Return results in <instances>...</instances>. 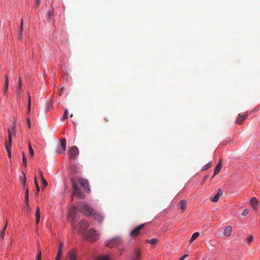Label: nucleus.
Returning a JSON list of instances; mask_svg holds the SVG:
<instances>
[{
  "mask_svg": "<svg viewBox=\"0 0 260 260\" xmlns=\"http://www.w3.org/2000/svg\"><path fill=\"white\" fill-rule=\"evenodd\" d=\"M23 175H24V177H23V179L22 180V182H23V187L25 188V182H26V176H25V175L24 173H23Z\"/></svg>",
  "mask_w": 260,
  "mask_h": 260,
  "instance_id": "nucleus-39",
  "label": "nucleus"
},
{
  "mask_svg": "<svg viewBox=\"0 0 260 260\" xmlns=\"http://www.w3.org/2000/svg\"><path fill=\"white\" fill-rule=\"evenodd\" d=\"M60 146L57 148L56 152L58 154L63 153L66 149V139L63 138L60 141Z\"/></svg>",
  "mask_w": 260,
  "mask_h": 260,
  "instance_id": "nucleus-7",
  "label": "nucleus"
},
{
  "mask_svg": "<svg viewBox=\"0 0 260 260\" xmlns=\"http://www.w3.org/2000/svg\"><path fill=\"white\" fill-rule=\"evenodd\" d=\"M89 241H94L99 239V234L92 229L83 235Z\"/></svg>",
  "mask_w": 260,
  "mask_h": 260,
  "instance_id": "nucleus-3",
  "label": "nucleus"
},
{
  "mask_svg": "<svg viewBox=\"0 0 260 260\" xmlns=\"http://www.w3.org/2000/svg\"><path fill=\"white\" fill-rule=\"evenodd\" d=\"M8 141L5 142V147L6 149H10L11 148L12 142V133L10 128L8 129Z\"/></svg>",
  "mask_w": 260,
  "mask_h": 260,
  "instance_id": "nucleus-11",
  "label": "nucleus"
},
{
  "mask_svg": "<svg viewBox=\"0 0 260 260\" xmlns=\"http://www.w3.org/2000/svg\"><path fill=\"white\" fill-rule=\"evenodd\" d=\"M72 186L74 189V195L77 196L78 198H84V194L82 191L79 188L77 183L74 180H72Z\"/></svg>",
  "mask_w": 260,
  "mask_h": 260,
  "instance_id": "nucleus-4",
  "label": "nucleus"
},
{
  "mask_svg": "<svg viewBox=\"0 0 260 260\" xmlns=\"http://www.w3.org/2000/svg\"><path fill=\"white\" fill-rule=\"evenodd\" d=\"M250 203L253 209L256 211H258V208L259 207V203L257 199L255 197H253L250 201Z\"/></svg>",
  "mask_w": 260,
  "mask_h": 260,
  "instance_id": "nucleus-13",
  "label": "nucleus"
},
{
  "mask_svg": "<svg viewBox=\"0 0 260 260\" xmlns=\"http://www.w3.org/2000/svg\"><path fill=\"white\" fill-rule=\"evenodd\" d=\"M158 240L157 239H152L150 240H146L145 242L146 243H150L152 245H155L158 242Z\"/></svg>",
  "mask_w": 260,
  "mask_h": 260,
  "instance_id": "nucleus-25",
  "label": "nucleus"
},
{
  "mask_svg": "<svg viewBox=\"0 0 260 260\" xmlns=\"http://www.w3.org/2000/svg\"><path fill=\"white\" fill-rule=\"evenodd\" d=\"M39 175H40V178H41V179L42 181V183L44 185V187H46L48 185V183H47V181L44 179V177H43V173L41 171V170H39Z\"/></svg>",
  "mask_w": 260,
  "mask_h": 260,
  "instance_id": "nucleus-20",
  "label": "nucleus"
},
{
  "mask_svg": "<svg viewBox=\"0 0 260 260\" xmlns=\"http://www.w3.org/2000/svg\"><path fill=\"white\" fill-rule=\"evenodd\" d=\"M25 203V205L23 209L26 212L29 213L30 212V211H31V208L29 206V203Z\"/></svg>",
  "mask_w": 260,
  "mask_h": 260,
  "instance_id": "nucleus-24",
  "label": "nucleus"
},
{
  "mask_svg": "<svg viewBox=\"0 0 260 260\" xmlns=\"http://www.w3.org/2000/svg\"><path fill=\"white\" fill-rule=\"evenodd\" d=\"M249 212V210L248 209H246L242 212V215H243V216H245L248 214Z\"/></svg>",
  "mask_w": 260,
  "mask_h": 260,
  "instance_id": "nucleus-35",
  "label": "nucleus"
},
{
  "mask_svg": "<svg viewBox=\"0 0 260 260\" xmlns=\"http://www.w3.org/2000/svg\"><path fill=\"white\" fill-rule=\"evenodd\" d=\"M15 128H16L15 125V124H13V125L12 126V130L15 131Z\"/></svg>",
  "mask_w": 260,
  "mask_h": 260,
  "instance_id": "nucleus-52",
  "label": "nucleus"
},
{
  "mask_svg": "<svg viewBox=\"0 0 260 260\" xmlns=\"http://www.w3.org/2000/svg\"><path fill=\"white\" fill-rule=\"evenodd\" d=\"M199 233L196 232L194 233L191 236V239H190V242L192 243L199 236Z\"/></svg>",
  "mask_w": 260,
  "mask_h": 260,
  "instance_id": "nucleus-23",
  "label": "nucleus"
},
{
  "mask_svg": "<svg viewBox=\"0 0 260 260\" xmlns=\"http://www.w3.org/2000/svg\"><path fill=\"white\" fill-rule=\"evenodd\" d=\"M145 225V224H142L136 227L130 233V236L133 237H136L138 236L140 233V230H141Z\"/></svg>",
  "mask_w": 260,
  "mask_h": 260,
  "instance_id": "nucleus-9",
  "label": "nucleus"
},
{
  "mask_svg": "<svg viewBox=\"0 0 260 260\" xmlns=\"http://www.w3.org/2000/svg\"><path fill=\"white\" fill-rule=\"evenodd\" d=\"M78 154L79 150L78 148L75 146H72L70 148L69 152V156L70 159H75Z\"/></svg>",
  "mask_w": 260,
  "mask_h": 260,
  "instance_id": "nucleus-8",
  "label": "nucleus"
},
{
  "mask_svg": "<svg viewBox=\"0 0 260 260\" xmlns=\"http://www.w3.org/2000/svg\"><path fill=\"white\" fill-rule=\"evenodd\" d=\"M121 238L119 237H116L107 241L105 243V244L106 246L112 248L113 247L117 246L121 243Z\"/></svg>",
  "mask_w": 260,
  "mask_h": 260,
  "instance_id": "nucleus-2",
  "label": "nucleus"
},
{
  "mask_svg": "<svg viewBox=\"0 0 260 260\" xmlns=\"http://www.w3.org/2000/svg\"><path fill=\"white\" fill-rule=\"evenodd\" d=\"M247 115L239 114V117L236 120V123L239 125L242 124L245 119L247 118Z\"/></svg>",
  "mask_w": 260,
  "mask_h": 260,
  "instance_id": "nucleus-16",
  "label": "nucleus"
},
{
  "mask_svg": "<svg viewBox=\"0 0 260 260\" xmlns=\"http://www.w3.org/2000/svg\"><path fill=\"white\" fill-rule=\"evenodd\" d=\"M34 182H35V186H36V187L37 188V193L36 194V195H38V193L40 191V187H39V184H38V183L37 181V178L36 176L35 177V178H34Z\"/></svg>",
  "mask_w": 260,
  "mask_h": 260,
  "instance_id": "nucleus-27",
  "label": "nucleus"
},
{
  "mask_svg": "<svg viewBox=\"0 0 260 260\" xmlns=\"http://www.w3.org/2000/svg\"><path fill=\"white\" fill-rule=\"evenodd\" d=\"M78 181L80 184L82 186V187L87 191L89 192L90 191V189L89 187L88 182L86 179L84 178H78Z\"/></svg>",
  "mask_w": 260,
  "mask_h": 260,
  "instance_id": "nucleus-10",
  "label": "nucleus"
},
{
  "mask_svg": "<svg viewBox=\"0 0 260 260\" xmlns=\"http://www.w3.org/2000/svg\"><path fill=\"white\" fill-rule=\"evenodd\" d=\"M63 247V243L62 242H59V245H58V250L57 252H60L62 253V248Z\"/></svg>",
  "mask_w": 260,
  "mask_h": 260,
  "instance_id": "nucleus-28",
  "label": "nucleus"
},
{
  "mask_svg": "<svg viewBox=\"0 0 260 260\" xmlns=\"http://www.w3.org/2000/svg\"><path fill=\"white\" fill-rule=\"evenodd\" d=\"M8 87H9V86L7 85V86L6 85H5V91H4V93L5 94L7 93L8 90Z\"/></svg>",
  "mask_w": 260,
  "mask_h": 260,
  "instance_id": "nucleus-47",
  "label": "nucleus"
},
{
  "mask_svg": "<svg viewBox=\"0 0 260 260\" xmlns=\"http://www.w3.org/2000/svg\"><path fill=\"white\" fill-rule=\"evenodd\" d=\"M23 30V19L21 21V24H20V36H22V31Z\"/></svg>",
  "mask_w": 260,
  "mask_h": 260,
  "instance_id": "nucleus-40",
  "label": "nucleus"
},
{
  "mask_svg": "<svg viewBox=\"0 0 260 260\" xmlns=\"http://www.w3.org/2000/svg\"><path fill=\"white\" fill-rule=\"evenodd\" d=\"M253 240V237L252 236H250L246 238V242L248 244H249L251 242H252Z\"/></svg>",
  "mask_w": 260,
  "mask_h": 260,
  "instance_id": "nucleus-33",
  "label": "nucleus"
},
{
  "mask_svg": "<svg viewBox=\"0 0 260 260\" xmlns=\"http://www.w3.org/2000/svg\"><path fill=\"white\" fill-rule=\"evenodd\" d=\"M96 260H109V257L108 255H105L99 257Z\"/></svg>",
  "mask_w": 260,
  "mask_h": 260,
  "instance_id": "nucleus-29",
  "label": "nucleus"
},
{
  "mask_svg": "<svg viewBox=\"0 0 260 260\" xmlns=\"http://www.w3.org/2000/svg\"><path fill=\"white\" fill-rule=\"evenodd\" d=\"M64 88L63 87L61 88L60 90L59 91V95H62V92H63V91L64 90Z\"/></svg>",
  "mask_w": 260,
  "mask_h": 260,
  "instance_id": "nucleus-49",
  "label": "nucleus"
},
{
  "mask_svg": "<svg viewBox=\"0 0 260 260\" xmlns=\"http://www.w3.org/2000/svg\"><path fill=\"white\" fill-rule=\"evenodd\" d=\"M222 193H223V192L221 190V189L220 188H219L218 190H217V192L216 193V194L215 195V196L213 198H212L210 200L213 202H217L219 199V197L222 195Z\"/></svg>",
  "mask_w": 260,
  "mask_h": 260,
  "instance_id": "nucleus-14",
  "label": "nucleus"
},
{
  "mask_svg": "<svg viewBox=\"0 0 260 260\" xmlns=\"http://www.w3.org/2000/svg\"><path fill=\"white\" fill-rule=\"evenodd\" d=\"M62 253L60 252H57L55 260H60L61 257Z\"/></svg>",
  "mask_w": 260,
  "mask_h": 260,
  "instance_id": "nucleus-37",
  "label": "nucleus"
},
{
  "mask_svg": "<svg viewBox=\"0 0 260 260\" xmlns=\"http://www.w3.org/2000/svg\"><path fill=\"white\" fill-rule=\"evenodd\" d=\"M131 260H141V250L139 248H137L135 250Z\"/></svg>",
  "mask_w": 260,
  "mask_h": 260,
  "instance_id": "nucleus-12",
  "label": "nucleus"
},
{
  "mask_svg": "<svg viewBox=\"0 0 260 260\" xmlns=\"http://www.w3.org/2000/svg\"><path fill=\"white\" fill-rule=\"evenodd\" d=\"M212 165V161H210L207 164H206V165H205L202 168V171H206L208 169H209Z\"/></svg>",
  "mask_w": 260,
  "mask_h": 260,
  "instance_id": "nucleus-26",
  "label": "nucleus"
},
{
  "mask_svg": "<svg viewBox=\"0 0 260 260\" xmlns=\"http://www.w3.org/2000/svg\"><path fill=\"white\" fill-rule=\"evenodd\" d=\"M27 123L28 128H30L31 127V122H30V119L29 117H28L27 118Z\"/></svg>",
  "mask_w": 260,
  "mask_h": 260,
  "instance_id": "nucleus-41",
  "label": "nucleus"
},
{
  "mask_svg": "<svg viewBox=\"0 0 260 260\" xmlns=\"http://www.w3.org/2000/svg\"><path fill=\"white\" fill-rule=\"evenodd\" d=\"M22 161H23L24 166H26V165H27L26 157L25 156L24 152H23V153H22Z\"/></svg>",
  "mask_w": 260,
  "mask_h": 260,
  "instance_id": "nucleus-31",
  "label": "nucleus"
},
{
  "mask_svg": "<svg viewBox=\"0 0 260 260\" xmlns=\"http://www.w3.org/2000/svg\"><path fill=\"white\" fill-rule=\"evenodd\" d=\"M41 213L40 211V208L39 207L37 208L36 212V224H38L40 221Z\"/></svg>",
  "mask_w": 260,
  "mask_h": 260,
  "instance_id": "nucleus-21",
  "label": "nucleus"
},
{
  "mask_svg": "<svg viewBox=\"0 0 260 260\" xmlns=\"http://www.w3.org/2000/svg\"><path fill=\"white\" fill-rule=\"evenodd\" d=\"M77 211L83 213L86 215L93 216L95 219L100 222H102L103 219V216L99 212L94 210L89 204L85 203H81L77 207H73L70 211L69 218L74 222L77 220L76 219Z\"/></svg>",
  "mask_w": 260,
  "mask_h": 260,
  "instance_id": "nucleus-1",
  "label": "nucleus"
},
{
  "mask_svg": "<svg viewBox=\"0 0 260 260\" xmlns=\"http://www.w3.org/2000/svg\"><path fill=\"white\" fill-rule=\"evenodd\" d=\"M25 203H29L28 201V189H26L25 195Z\"/></svg>",
  "mask_w": 260,
  "mask_h": 260,
  "instance_id": "nucleus-32",
  "label": "nucleus"
},
{
  "mask_svg": "<svg viewBox=\"0 0 260 260\" xmlns=\"http://www.w3.org/2000/svg\"><path fill=\"white\" fill-rule=\"evenodd\" d=\"M53 16V12L52 11H49L48 13V18L50 19Z\"/></svg>",
  "mask_w": 260,
  "mask_h": 260,
  "instance_id": "nucleus-36",
  "label": "nucleus"
},
{
  "mask_svg": "<svg viewBox=\"0 0 260 260\" xmlns=\"http://www.w3.org/2000/svg\"><path fill=\"white\" fill-rule=\"evenodd\" d=\"M73 116V114H71V116H70L71 117H72Z\"/></svg>",
  "mask_w": 260,
  "mask_h": 260,
  "instance_id": "nucleus-55",
  "label": "nucleus"
},
{
  "mask_svg": "<svg viewBox=\"0 0 260 260\" xmlns=\"http://www.w3.org/2000/svg\"><path fill=\"white\" fill-rule=\"evenodd\" d=\"M188 256L187 254L184 255L181 258L179 259V260H184L185 258Z\"/></svg>",
  "mask_w": 260,
  "mask_h": 260,
  "instance_id": "nucleus-48",
  "label": "nucleus"
},
{
  "mask_svg": "<svg viewBox=\"0 0 260 260\" xmlns=\"http://www.w3.org/2000/svg\"><path fill=\"white\" fill-rule=\"evenodd\" d=\"M233 229L231 225L227 226L223 232V235L225 237H230L232 233Z\"/></svg>",
  "mask_w": 260,
  "mask_h": 260,
  "instance_id": "nucleus-15",
  "label": "nucleus"
},
{
  "mask_svg": "<svg viewBox=\"0 0 260 260\" xmlns=\"http://www.w3.org/2000/svg\"><path fill=\"white\" fill-rule=\"evenodd\" d=\"M52 107H53V104H52V102L49 103L48 104V110H49L50 109L52 108Z\"/></svg>",
  "mask_w": 260,
  "mask_h": 260,
  "instance_id": "nucleus-46",
  "label": "nucleus"
},
{
  "mask_svg": "<svg viewBox=\"0 0 260 260\" xmlns=\"http://www.w3.org/2000/svg\"><path fill=\"white\" fill-rule=\"evenodd\" d=\"M180 208L184 211L187 207V202L185 200H181L178 204Z\"/></svg>",
  "mask_w": 260,
  "mask_h": 260,
  "instance_id": "nucleus-19",
  "label": "nucleus"
},
{
  "mask_svg": "<svg viewBox=\"0 0 260 260\" xmlns=\"http://www.w3.org/2000/svg\"><path fill=\"white\" fill-rule=\"evenodd\" d=\"M77 250L72 249L68 252L66 260H77Z\"/></svg>",
  "mask_w": 260,
  "mask_h": 260,
  "instance_id": "nucleus-6",
  "label": "nucleus"
},
{
  "mask_svg": "<svg viewBox=\"0 0 260 260\" xmlns=\"http://www.w3.org/2000/svg\"><path fill=\"white\" fill-rule=\"evenodd\" d=\"M28 104H31V98L28 97Z\"/></svg>",
  "mask_w": 260,
  "mask_h": 260,
  "instance_id": "nucleus-51",
  "label": "nucleus"
},
{
  "mask_svg": "<svg viewBox=\"0 0 260 260\" xmlns=\"http://www.w3.org/2000/svg\"><path fill=\"white\" fill-rule=\"evenodd\" d=\"M89 225V223L85 220H82L80 221L79 223V232L84 235L86 233V230L88 228Z\"/></svg>",
  "mask_w": 260,
  "mask_h": 260,
  "instance_id": "nucleus-5",
  "label": "nucleus"
},
{
  "mask_svg": "<svg viewBox=\"0 0 260 260\" xmlns=\"http://www.w3.org/2000/svg\"><path fill=\"white\" fill-rule=\"evenodd\" d=\"M5 85H6L7 86V85L9 86V76L8 75H6L5 76Z\"/></svg>",
  "mask_w": 260,
  "mask_h": 260,
  "instance_id": "nucleus-34",
  "label": "nucleus"
},
{
  "mask_svg": "<svg viewBox=\"0 0 260 260\" xmlns=\"http://www.w3.org/2000/svg\"><path fill=\"white\" fill-rule=\"evenodd\" d=\"M208 175H206L204 177V178H203V181L201 182V185H203V183H204V182L208 179Z\"/></svg>",
  "mask_w": 260,
  "mask_h": 260,
  "instance_id": "nucleus-43",
  "label": "nucleus"
},
{
  "mask_svg": "<svg viewBox=\"0 0 260 260\" xmlns=\"http://www.w3.org/2000/svg\"><path fill=\"white\" fill-rule=\"evenodd\" d=\"M30 148H32V147H31L30 143L29 142L28 143V149H29Z\"/></svg>",
  "mask_w": 260,
  "mask_h": 260,
  "instance_id": "nucleus-53",
  "label": "nucleus"
},
{
  "mask_svg": "<svg viewBox=\"0 0 260 260\" xmlns=\"http://www.w3.org/2000/svg\"><path fill=\"white\" fill-rule=\"evenodd\" d=\"M7 224H8V220L6 221V224L4 226V228L3 229V230L1 232V235H0V237L2 238V239H3L5 237V232H6V230L7 228Z\"/></svg>",
  "mask_w": 260,
  "mask_h": 260,
  "instance_id": "nucleus-22",
  "label": "nucleus"
},
{
  "mask_svg": "<svg viewBox=\"0 0 260 260\" xmlns=\"http://www.w3.org/2000/svg\"><path fill=\"white\" fill-rule=\"evenodd\" d=\"M22 85V82H21V77H19V84H18V87H17V89H16V92H17L18 98H19V99L20 98V95H21Z\"/></svg>",
  "mask_w": 260,
  "mask_h": 260,
  "instance_id": "nucleus-17",
  "label": "nucleus"
},
{
  "mask_svg": "<svg viewBox=\"0 0 260 260\" xmlns=\"http://www.w3.org/2000/svg\"><path fill=\"white\" fill-rule=\"evenodd\" d=\"M28 97H30V94H29V92H28Z\"/></svg>",
  "mask_w": 260,
  "mask_h": 260,
  "instance_id": "nucleus-54",
  "label": "nucleus"
},
{
  "mask_svg": "<svg viewBox=\"0 0 260 260\" xmlns=\"http://www.w3.org/2000/svg\"><path fill=\"white\" fill-rule=\"evenodd\" d=\"M41 2V0H36L35 2V3L37 5V6H38L40 5V3Z\"/></svg>",
  "mask_w": 260,
  "mask_h": 260,
  "instance_id": "nucleus-50",
  "label": "nucleus"
},
{
  "mask_svg": "<svg viewBox=\"0 0 260 260\" xmlns=\"http://www.w3.org/2000/svg\"><path fill=\"white\" fill-rule=\"evenodd\" d=\"M31 108V104H27V110H28V113H29Z\"/></svg>",
  "mask_w": 260,
  "mask_h": 260,
  "instance_id": "nucleus-44",
  "label": "nucleus"
},
{
  "mask_svg": "<svg viewBox=\"0 0 260 260\" xmlns=\"http://www.w3.org/2000/svg\"><path fill=\"white\" fill-rule=\"evenodd\" d=\"M221 168H222V165H221V162L220 161L218 164L217 166L215 167L214 171V175L212 176V178H213L215 176L217 175L220 172V171H221Z\"/></svg>",
  "mask_w": 260,
  "mask_h": 260,
  "instance_id": "nucleus-18",
  "label": "nucleus"
},
{
  "mask_svg": "<svg viewBox=\"0 0 260 260\" xmlns=\"http://www.w3.org/2000/svg\"><path fill=\"white\" fill-rule=\"evenodd\" d=\"M29 149V153H30V154L33 156L34 155V150L32 148H30Z\"/></svg>",
  "mask_w": 260,
  "mask_h": 260,
  "instance_id": "nucleus-42",
  "label": "nucleus"
},
{
  "mask_svg": "<svg viewBox=\"0 0 260 260\" xmlns=\"http://www.w3.org/2000/svg\"><path fill=\"white\" fill-rule=\"evenodd\" d=\"M37 260H41V251L39 250L38 254L37 256Z\"/></svg>",
  "mask_w": 260,
  "mask_h": 260,
  "instance_id": "nucleus-38",
  "label": "nucleus"
},
{
  "mask_svg": "<svg viewBox=\"0 0 260 260\" xmlns=\"http://www.w3.org/2000/svg\"><path fill=\"white\" fill-rule=\"evenodd\" d=\"M6 150H7V151L8 152L9 157H10V158L11 157V149H6Z\"/></svg>",
  "mask_w": 260,
  "mask_h": 260,
  "instance_id": "nucleus-45",
  "label": "nucleus"
},
{
  "mask_svg": "<svg viewBox=\"0 0 260 260\" xmlns=\"http://www.w3.org/2000/svg\"><path fill=\"white\" fill-rule=\"evenodd\" d=\"M68 110L67 109H65L63 115L62 117V120H64L65 119H67L68 117Z\"/></svg>",
  "mask_w": 260,
  "mask_h": 260,
  "instance_id": "nucleus-30",
  "label": "nucleus"
}]
</instances>
